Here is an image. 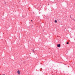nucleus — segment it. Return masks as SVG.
Wrapping results in <instances>:
<instances>
[{
    "instance_id": "obj_1",
    "label": "nucleus",
    "mask_w": 75,
    "mask_h": 75,
    "mask_svg": "<svg viewBox=\"0 0 75 75\" xmlns=\"http://www.w3.org/2000/svg\"><path fill=\"white\" fill-rule=\"evenodd\" d=\"M17 73L18 74V75H20V71L19 70H18L17 71Z\"/></svg>"
},
{
    "instance_id": "obj_2",
    "label": "nucleus",
    "mask_w": 75,
    "mask_h": 75,
    "mask_svg": "<svg viewBox=\"0 0 75 75\" xmlns=\"http://www.w3.org/2000/svg\"><path fill=\"white\" fill-rule=\"evenodd\" d=\"M60 44H58L57 45V47H60Z\"/></svg>"
},
{
    "instance_id": "obj_3",
    "label": "nucleus",
    "mask_w": 75,
    "mask_h": 75,
    "mask_svg": "<svg viewBox=\"0 0 75 75\" xmlns=\"http://www.w3.org/2000/svg\"><path fill=\"white\" fill-rule=\"evenodd\" d=\"M54 22H55V23H57V20H55V21H54Z\"/></svg>"
},
{
    "instance_id": "obj_4",
    "label": "nucleus",
    "mask_w": 75,
    "mask_h": 75,
    "mask_svg": "<svg viewBox=\"0 0 75 75\" xmlns=\"http://www.w3.org/2000/svg\"><path fill=\"white\" fill-rule=\"evenodd\" d=\"M32 51H33V52H35V51H34V49H33L32 50Z\"/></svg>"
},
{
    "instance_id": "obj_5",
    "label": "nucleus",
    "mask_w": 75,
    "mask_h": 75,
    "mask_svg": "<svg viewBox=\"0 0 75 75\" xmlns=\"http://www.w3.org/2000/svg\"><path fill=\"white\" fill-rule=\"evenodd\" d=\"M67 44H69V42H67Z\"/></svg>"
},
{
    "instance_id": "obj_6",
    "label": "nucleus",
    "mask_w": 75,
    "mask_h": 75,
    "mask_svg": "<svg viewBox=\"0 0 75 75\" xmlns=\"http://www.w3.org/2000/svg\"><path fill=\"white\" fill-rule=\"evenodd\" d=\"M31 21H33L32 20H31Z\"/></svg>"
},
{
    "instance_id": "obj_7",
    "label": "nucleus",
    "mask_w": 75,
    "mask_h": 75,
    "mask_svg": "<svg viewBox=\"0 0 75 75\" xmlns=\"http://www.w3.org/2000/svg\"><path fill=\"white\" fill-rule=\"evenodd\" d=\"M61 63H62V62H61Z\"/></svg>"
}]
</instances>
